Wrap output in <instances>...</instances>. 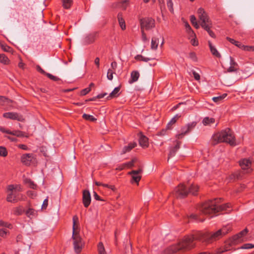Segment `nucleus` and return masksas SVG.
I'll return each mask as SVG.
<instances>
[{
	"label": "nucleus",
	"instance_id": "nucleus-1",
	"mask_svg": "<svg viewBox=\"0 0 254 254\" xmlns=\"http://www.w3.org/2000/svg\"><path fill=\"white\" fill-rule=\"evenodd\" d=\"M229 207L228 204L220 205L219 200L214 199L202 204L199 206L198 209L202 214L212 217L217 212L226 210Z\"/></svg>",
	"mask_w": 254,
	"mask_h": 254
},
{
	"label": "nucleus",
	"instance_id": "nucleus-2",
	"mask_svg": "<svg viewBox=\"0 0 254 254\" xmlns=\"http://www.w3.org/2000/svg\"><path fill=\"white\" fill-rule=\"evenodd\" d=\"M72 220V238L73 240V245L74 250L76 254H79L84 246V243L79 235V230L77 224L78 221L77 216L76 215L73 216Z\"/></svg>",
	"mask_w": 254,
	"mask_h": 254
},
{
	"label": "nucleus",
	"instance_id": "nucleus-3",
	"mask_svg": "<svg viewBox=\"0 0 254 254\" xmlns=\"http://www.w3.org/2000/svg\"><path fill=\"white\" fill-rule=\"evenodd\" d=\"M212 139L214 142V144L220 142H225L230 144L231 145H236L233 132L229 128H227L215 134L212 136Z\"/></svg>",
	"mask_w": 254,
	"mask_h": 254
},
{
	"label": "nucleus",
	"instance_id": "nucleus-4",
	"mask_svg": "<svg viewBox=\"0 0 254 254\" xmlns=\"http://www.w3.org/2000/svg\"><path fill=\"white\" fill-rule=\"evenodd\" d=\"M198 189V187L193 184L188 187H186L183 184H180L175 189L173 194L177 197L183 198L187 196L189 192L195 195Z\"/></svg>",
	"mask_w": 254,
	"mask_h": 254
},
{
	"label": "nucleus",
	"instance_id": "nucleus-5",
	"mask_svg": "<svg viewBox=\"0 0 254 254\" xmlns=\"http://www.w3.org/2000/svg\"><path fill=\"white\" fill-rule=\"evenodd\" d=\"M229 229L230 228H228L227 227H224L213 234H200L199 237L195 239L209 243L210 240H216L226 234L228 232Z\"/></svg>",
	"mask_w": 254,
	"mask_h": 254
},
{
	"label": "nucleus",
	"instance_id": "nucleus-6",
	"mask_svg": "<svg viewBox=\"0 0 254 254\" xmlns=\"http://www.w3.org/2000/svg\"><path fill=\"white\" fill-rule=\"evenodd\" d=\"M194 239L195 238L193 237L185 238L175 247L173 252H176L180 250L185 251L190 250L194 247L195 244L193 243Z\"/></svg>",
	"mask_w": 254,
	"mask_h": 254
},
{
	"label": "nucleus",
	"instance_id": "nucleus-7",
	"mask_svg": "<svg viewBox=\"0 0 254 254\" xmlns=\"http://www.w3.org/2000/svg\"><path fill=\"white\" fill-rule=\"evenodd\" d=\"M248 232V230L246 228L238 234L235 235L233 237L230 239V240L227 242V245L231 246L248 241V238L246 237V235Z\"/></svg>",
	"mask_w": 254,
	"mask_h": 254
},
{
	"label": "nucleus",
	"instance_id": "nucleus-8",
	"mask_svg": "<svg viewBox=\"0 0 254 254\" xmlns=\"http://www.w3.org/2000/svg\"><path fill=\"white\" fill-rule=\"evenodd\" d=\"M197 14L199 19L200 25L202 28L208 25H212L211 20L210 19L209 17L204 9L202 8H198L197 10Z\"/></svg>",
	"mask_w": 254,
	"mask_h": 254
},
{
	"label": "nucleus",
	"instance_id": "nucleus-9",
	"mask_svg": "<svg viewBox=\"0 0 254 254\" xmlns=\"http://www.w3.org/2000/svg\"><path fill=\"white\" fill-rule=\"evenodd\" d=\"M21 162L27 166L32 164L35 165L37 163L36 155L32 153L23 154L21 157Z\"/></svg>",
	"mask_w": 254,
	"mask_h": 254
},
{
	"label": "nucleus",
	"instance_id": "nucleus-10",
	"mask_svg": "<svg viewBox=\"0 0 254 254\" xmlns=\"http://www.w3.org/2000/svg\"><path fill=\"white\" fill-rule=\"evenodd\" d=\"M141 30H149L155 26V21L151 18L147 17L139 20Z\"/></svg>",
	"mask_w": 254,
	"mask_h": 254
},
{
	"label": "nucleus",
	"instance_id": "nucleus-11",
	"mask_svg": "<svg viewBox=\"0 0 254 254\" xmlns=\"http://www.w3.org/2000/svg\"><path fill=\"white\" fill-rule=\"evenodd\" d=\"M196 123L192 122L188 124L187 126L184 127L181 129V133L177 135L176 137L178 139H181L186 134H188L190 131L195 126Z\"/></svg>",
	"mask_w": 254,
	"mask_h": 254
},
{
	"label": "nucleus",
	"instance_id": "nucleus-12",
	"mask_svg": "<svg viewBox=\"0 0 254 254\" xmlns=\"http://www.w3.org/2000/svg\"><path fill=\"white\" fill-rule=\"evenodd\" d=\"M3 117L4 118H7V119H10L12 120H17L20 122H23L25 120L23 117L19 115V114L17 113H13V112H7L5 113L3 115Z\"/></svg>",
	"mask_w": 254,
	"mask_h": 254
},
{
	"label": "nucleus",
	"instance_id": "nucleus-13",
	"mask_svg": "<svg viewBox=\"0 0 254 254\" xmlns=\"http://www.w3.org/2000/svg\"><path fill=\"white\" fill-rule=\"evenodd\" d=\"M82 201L84 206L87 207L91 202L90 193L88 190H84L83 191Z\"/></svg>",
	"mask_w": 254,
	"mask_h": 254
},
{
	"label": "nucleus",
	"instance_id": "nucleus-14",
	"mask_svg": "<svg viewBox=\"0 0 254 254\" xmlns=\"http://www.w3.org/2000/svg\"><path fill=\"white\" fill-rule=\"evenodd\" d=\"M223 68L225 72L229 73L237 72L239 69L238 64H224Z\"/></svg>",
	"mask_w": 254,
	"mask_h": 254
},
{
	"label": "nucleus",
	"instance_id": "nucleus-15",
	"mask_svg": "<svg viewBox=\"0 0 254 254\" xmlns=\"http://www.w3.org/2000/svg\"><path fill=\"white\" fill-rule=\"evenodd\" d=\"M141 172V169L139 168L137 170H133L129 173L131 175L132 180L137 184L138 183L141 179V176L139 174Z\"/></svg>",
	"mask_w": 254,
	"mask_h": 254
},
{
	"label": "nucleus",
	"instance_id": "nucleus-16",
	"mask_svg": "<svg viewBox=\"0 0 254 254\" xmlns=\"http://www.w3.org/2000/svg\"><path fill=\"white\" fill-rule=\"evenodd\" d=\"M19 200L20 198H19L18 195L16 194L14 192H11L7 195L6 197V200L8 202L11 203L17 202Z\"/></svg>",
	"mask_w": 254,
	"mask_h": 254
},
{
	"label": "nucleus",
	"instance_id": "nucleus-17",
	"mask_svg": "<svg viewBox=\"0 0 254 254\" xmlns=\"http://www.w3.org/2000/svg\"><path fill=\"white\" fill-rule=\"evenodd\" d=\"M239 165L243 170L250 169L251 166V161L247 159H243L240 161Z\"/></svg>",
	"mask_w": 254,
	"mask_h": 254
},
{
	"label": "nucleus",
	"instance_id": "nucleus-18",
	"mask_svg": "<svg viewBox=\"0 0 254 254\" xmlns=\"http://www.w3.org/2000/svg\"><path fill=\"white\" fill-rule=\"evenodd\" d=\"M139 143L140 146L143 147H146L148 145V139L147 137L143 134H140Z\"/></svg>",
	"mask_w": 254,
	"mask_h": 254
},
{
	"label": "nucleus",
	"instance_id": "nucleus-19",
	"mask_svg": "<svg viewBox=\"0 0 254 254\" xmlns=\"http://www.w3.org/2000/svg\"><path fill=\"white\" fill-rule=\"evenodd\" d=\"M25 214L28 217L32 218L37 215V211L33 208H29L25 212Z\"/></svg>",
	"mask_w": 254,
	"mask_h": 254
},
{
	"label": "nucleus",
	"instance_id": "nucleus-20",
	"mask_svg": "<svg viewBox=\"0 0 254 254\" xmlns=\"http://www.w3.org/2000/svg\"><path fill=\"white\" fill-rule=\"evenodd\" d=\"M159 44V39L157 37H153L151 39V49L152 50H156Z\"/></svg>",
	"mask_w": 254,
	"mask_h": 254
},
{
	"label": "nucleus",
	"instance_id": "nucleus-21",
	"mask_svg": "<svg viewBox=\"0 0 254 254\" xmlns=\"http://www.w3.org/2000/svg\"><path fill=\"white\" fill-rule=\"evenodd\" d=\"M139 77V73L138 71L134 70L131 73V79L129 81V83H132L136 81Z\"/></svg>",
	"mask_w": 254,
	"mask_h": 254
},
{
	"label": "nucleus",
	"instance_id": "nucleus-22",
	"mask_svg": "<svg viewBox=\"0 0 254 254\" xmlns=\"http://www.w3.org/2000/svg\"><path fill=\"white\" fill-rule=\"evenodd\" d=\"M95 40L94 33L89 34L86 36L84 39V42L86 44H89L93 43Z\"/></svg>",
	"mask_w": 254,
	"mask_h": 254
},
{
	"label": "nucleus",
	"instance_id": "nucleus-23",
	"mask_svg": "<svg viewBox=\"0 0 254 254\" xmlns=\"http://www.w3.org/2000/svg\"><path fill=\"white\" fill-rule=\"evenodd\" d=\"M179 148H180V143L179 142H178L177 144L174 147L170 149V153L169 154L168 161L171 157H172L175 155L176 152Z\"/></svg>",
	"mask_w": 254,
	"mask_h": 254
},
{
	"label": "nucleus",
	"instance_id": "nucleus-24",
	"mask_svg": "<svg viewBox=\"0 0 254 254\" xmlns=\"http://www.w3.org/2000/svg\"><path fill=\"white\" fill-rule=\"evenodd\" d=\"M120 88L117 87L115 88L114 90L110 94L109 96H108L107 99H109L112 98L116 97L120 94Z\"/></svg>",
	"mask_w": 254,
	"mask_h": 254
},
{
	"label": "nucleus",
	"instance_id": "nucleus-25",
	"mask_svg": "<svg viewBox=\"0 0 254 254\" xmlns=\"http://www.w3.org/2000/svg\"><path fill=\"white\" fill-rule=\"evenodd\" d=\"M208 44L211 53L216 57H220V54L215 47L212 45V43L210 42H209Z\"/></svg>",
	"mask_w": 254,
	"mask_h": 254
},
{
	"label": "nucleus",
	"instance_id": "nucleus-26",
	"mask_svg": "<svg viewBox=\"0 0 254 254\" xmlns=\"http://www.w3.org/2000/svg\"><path fill=\"white\" fill-rule=\"evenodd\" d=\"M135 59L136 60V62H145L147 63L150 61H152L153 60L152 59L148 58H145L142 57L141 55H137L135 57Z\"/></svg>",
	"mask_w": 254,
	"mask_h": 254
},
{
	"label": "nucleus",
	"instance_id": "nucleus-27",
	"mask_svg": "<svg viewBox=\"0 0 254 254\" xmlns=\"http://www.w3.org/2000/svg\"><path fill=\"white\" fill-rule=\"evenodd\" d=\"M24 183L27 184L29 188L32 189H36L37 188V185L30 179H25L24 180Z\"/></svg>",
	"mask_w": 254,
	"mask_h": 254
},
{
	"label": "nucleus",
	"instance_id": "nucleus-28",
	"mask_svg": "<svg viewBox=\"0 0 254 254\" xmlns=\"http://www.w3.org/2000/svg\"><path fill=\"white\" fill-rule=\"evenodd\" d=\"M136 146V143L134 142L132 143H130L128 146H125L122 151V154H125L127 152H129L131 149L135 147Z\"/></svg>",
	"mask_w": 254,
	"mask_h": 254
},
{
	"label": "nucleus",
	"instance_id": "nucleus-29",
	"mask_svg": "<svg viewBox=\"0 0 254 254\" xmlns=\"http://www.w3.org/2000/svg\"><path fill=\"white\" fill-rule=\"evenodd\" d=\"M94 85V83H91L90 84L89 86L87 87L84 89L81 90L79 95L80 96H84L87 94L91 91V86H93Z\"/></svg>",
	"mask_w": 254,
	"mask_h": 254
},
{
	"label": "nucleus",
	"instance_id": "nucleus-30",
	"mask_svg": "<svg viewBox=\"0 0 254 254\" xmlns=\"http://www.w3.org/2000/svg\"><path fill=\"white\" fill-rule=\"evenodd\" d=\"M13 214L15 215H20L24 212V209L21 206L15 207L13 209Z\"/></svg>",
	"mask_w": 254,
	"mask_h": 254
},
{
	"label": "nucleus",
	"instance_id": "nucleus-31",
	"mask_svg": "<svg viewBox=\"0 0 254 254\" xmlns=\"http://www.w3.org/2000/svg\"><path fill=\"white\" fill-rule=\"evenodd\" d=\"M118 21L121 28L124 30L126 29V24L125 20L123 19L121 14H119L118 16Z\"/></svg>",
	"mask_w": 254,
	"mask_h": 254
},
{
	"label": "nucleus",
	"instance_id": "nucleus-32",
	"mask_svg": "<svg viewBox=\"0 0 254 254\" xmlns=\"http://www.w3.org/2000/svg\"><path fill=\"white\" fill-rule=\"evenodd\" d=\"M98 254H107L102 243H99L98 245Z\"/></svg>",
	"mask_w": 254,
	"mask_h": 254
},
{
	"label": "nucleus",
	"instance_id": "nucleus-33",
	"mask_svg": "<svg viewBox=\"0 0 254 254\" xmlns=\"http://www.w3.org/2000/svg\"><path fill=\"white\" fill-rule=\"evenodd\" d=\"M212 25H208L204 27H203V28L206 30L208 33L209 34V35L212 38H215V34L213 33V32L211 30V28L212 27Z\"/></svg>",
	"mask_w": 254,
	"mask_h": 254
},
{
	"label": "nucleus",
	"instance_id": "nucleus-34",
	"mask_svg": "<svg viewBox=\"0 0 254 254\" xmlns=\"http://www.w3.org/2000/svg\"><path fill=\"white\" fill-rule=\"evenodd\" d=\"M0 227H4L10 229H12V225L7 222H5L2 220H0Z\"/></svg>",
	"mask_w": 254,
	"mask_h": 254
},
{
	"label": "nucleus",
	"instance_id": "nucleus-35",
	"mask_svg": "<svg viewBox=\"0 0 254 254\" xmlns=\"http://www.w3.org/2000/svg\"><path fill=\"white\" fill-rule=\"evenodd\" d=\"M185 27L187 28V31L188 32V33H189L190 37H195V33L192 31V30L191 29V28L190 27V25L189 24V23L188 22H186Z\"/></svg>",
	"mask_w": 254,
	"mask_h": 254
},
{
	"label": "nucleus",
	"instance_id": "nucleus-36",
	"mask_svg": "<svg viewBox=\"0 0 254 254\" xmlns=\"http://www.w3.org/2000/svg\"><path fill=\"white\" fill-rule=\"evenodd\" d=\"M214 122V119L208 117L205 118L203 120V124L205 125H209Z\"/></svg>",
	"mask_w": 254,
	"mask_h": 254
},
{
	"label": "nucleus",
	"instance_id": "nucleus-37",
	"mask_svg": "<svg viewBox=\"0 0 254 254\" xmlns=\"http://www.w3.org/2000/svg\"><path fill=\"white\" fill-rule=\"evenodd\" d=\"M63 5L64 8L68 9L70 7L72 3L71 0H63Z\"/></svg>",
	"mask_w": 254,
	"mask_h": 254
},
{
	"label": "nucleus",
	"instance_id": "nucleus-38",
	"mask_svg": "<svg viewBox=\"0 0 254 254\" xmlns=\"http://www.w3.org/2000/svg\"><path fill=\"white\" fill-rule=\"evenodd\" d=\"M8 154L6 148L3 146H0V156L5 157Z\"/></svg>",
	"mask_w": 254,
	"mask_h": 254
},
{
	"label": "nucleus",
	"instance_id": "nucleus-39",
	"mask_svg": "<svg viewBox=\"0 0 254 254\" xmlns=\"http://www.w3.org/2000/svg\"><path fill=\"white\" fill-rule=\"evenodd\" d=\"M82 118L86 121H90L91 122H94L95 121V118L93 116L87 115L86 114H84L82 115Z\"/></svg>",
	"mask_w": 254,
	"mask_h": 254
},
{
	"label": "nucleus",
	"instance_id": "nucleus-40",
	"mask_svg": "<svg viewBox=\"0 0 254 254\" xmlns=\"http://www.w3.org/2000/svg\"><path fill=\"white\" fill-rule=\"evenodd\" d=\"M11 135L17 137H23L25 136L24 132L20 130H13L11 132Z\"/></svg>",
	"mask_w": 254,
	"mask_h": 254
},
{
	"label": "nucleus",
	"instance_id": "nucleus-41",
	"mask_svg": "<svg viewBox=\"0 0 254 254\" xmlns=\"http://www.w3.org/2000/svg\"><path fill=\"white\" fill-rule=\"evenodd\" d=\"M137 159L134 158L132 159L131 161L127 162L124 164L125 166H126L127 168H131L134 166V164L137 163Z\"/></svg>",
	"mask_w": 254,
	"mask_h": 254
},
{
	"label": "nucleus",
	"instance_id": "nucleus-42",
	"mask_svg": "<svg viewBox=\"0 0 254 254\" xmlns=\"http://www.w3.org/2000/svg\"><path fill=\"white\" fill-rule=\"evenodd\" d=\"M227 96V94H223L222 95L219 96L217 97H214L212 98V100L215 102H219V101L222 100Z\"/></svg>",
	"mask_w": 254,
	"mask_h": 254
},
{
	"label": "nucleus",
	"instance_id": "nucleus-43",
	"mask_svg": "<svg viewBox=\"0 0 254 254\" xmlns=\"http://www.w3.org/2000/svg\"><path fill=\"white\" fill-rule=\"evenodd\" d=\"M180 117V116H179L178 115H177L173 118H172V120L170 121V122L167 125V128L169 129L170 128V126L171 125L174 124L176 123V122L177 121V120Z\"/></svg>",
	"mask_w": 254,
	"mask_h": 254
},
{
	"label": "nucleus",
	"instance_id": "nucleus-44",
	"mask_svg": "<svg viewBox=\"0 0 254 254\" xmlns=\"http://www.w3.org/2000/svg\"><path fill=\"white\" fill-rule=\"evenodd\" d=\"M8 62V59L4 54H0V63L1 64H6Z\"/></svg>",
	"mask_w": 254,
	"mask_h": 254
},
{
	"label": "nucleus",
	"instance_id": "nucleus-45",
	"mask_svg": "<svg viewBox=\"0 0 254 254\" xmlns=\"http://www.w3.org/2000/svg\"><path fill=\"white\" fill-rule=\"evenodd\" d=\"M167 5L171 12H174L173 3L172 0H167Z\"/></svg>",
	"mask_w": 254,
	"mask_h": 254
},
{
	"label": "nucleus",
	"instance_id": "nucleus-46",
	"mask_svg": "<svg viewBox=\"0 0 254 254\" xmlns=\"http://www.w3.org/2000/svg\"><path fill=\"white\" fill-rule=\"evenodd\" d=\"M48 78H49L50 79L53 80V81H59L60 80V79L57 77V76H54L52 74H50V73H46V74H45Z\"/></svg>",
	"mask_w": 254,
	"mask_h": 254
},
{
	"label": "nucleus",
	"instance_id": "nucleus-47",
	"mask_svg": "<svg viewBox=\"0 0 254 254\" xmlns=\"http://www.w3.org/2000/svg\"><path fill=\"white\" fill-rule=\"evenodd\" d=\"M0 47L5 52H10L11 51V48L5 44H1Z\"/></svg>",
	"mask_w": 254,
	"mask_h": 254
},
{
	"label": "nucleus",
	"instance_id": "nucleus-48",
	"mask_svg": "<svg viewBox=\"0 0 254 254\" xmlns=\"http://www.w3.org/2000/svg\"><path fill=\"white\" fill-rule=\"evenodd\" d=\"M242 50L246 51H254V47L244 45L242 47Z\"/></svg>",
	"mask_w": 254,
	"mask_h": 254
},
{
	"label": "nucleus",
	"instance_id": "nucleus-49",
	"mask_svg": "<svg viewBox=\"0 0 254 254\" xmlns=\"http://www.w3.org/2000/svg\"><path fill=\"white\" fill-rule=\"evenodd\" d=\"M254 248V245L252 244H246L241 247L243 249H250Z\"/></svg>",
	"mask_w": 254,
	"mask_h": 254
},
{
	"label": "nucleus",
	"instance_id": "nucleus-50",
	"mask_svg": "<svg viewBox=\"0 0 254 254\" xmlns=\"http://www.w3.org/2000/svg\"><path fill=\"white\" fill-rule=\"evenodd\" d=\"M8 232V231H7V230H5L4 229H0V236L3 238H5L6 237Z\"/></svg>",
	"mask_w": 254,
	"mask_h": 254
},
{
	"label": "nucleus",
	"instance_id": "nucleus-51",
	"mask_svg": "<svg viewBox=\"0 0 254 254\" xmlns=\"http://www.w3.org/2000/svg\"><path fill=\"white\" fill-rule=\"evenodd\" d=\"M230 179H238L240 178V174L239 172H236L232 174L230 177Z\"/></svg>",
	"mask_w": 254,
	"mask_h": 254
},
{
	"label": "nucleus",
	"instance_id": "nucleus-52",
	"mask_svg": "<svg viewBox=\"0 0 254 254\" xmlns=\"http://www.w3.org/2000/svg\"><path fill=\"white\" fill-rule=\"evenodd\" d=\"M113 71L111 69H109L108 73H107V77L108 79L111 80L113 79Z\"/></svg>",
	"mask_w": 254,
	"mask_h": 254
},
{
	"label": "nucleus",
	"instance_id": "nucleus-53",
	"mask_svg": "<svg viewBox=\"0 0 254 254\" xmlns=\"http://www.w3.org/2000/svg\"><path fill=\"white\" fill-rule=\"evenodd\" d=\"M141 36H142V40L143 42L148 41V39L146 37V34L144 32V30H141Z\"/></svg>",
	"mask_w": 254,
	"mask_h": 254
},
{
	"label": "nucleus",
	"instance_id": "nucleus-54",
	"mask_svg": "<svg viewBox=\"0 0 254 254\" xmlns=\"http://www.w3.org/2000/svg\"><path fill=\"white\" fill-rule=\"evenodd\" d=\"M192 73L193 75V76L194 77V78L196 80H199L200 79V76L199 75V74L198 73H197L194 70H192Z\"/></svg>",
	"mask_w": 254,
	"mask_h": 254
},
{
	"label": "nucleus",
	"instance_id": "nucleus-55",
	"mask_svg": "<svg viewBox=\"0 0 254 254\" xmlns=\"http://www.w3.org/2000/svg\"><path fill=\"white\" fill-rule=\"evenodd\" d=\"M48 198H46L43 202V204L42 205V209H46L48 206Z\"/></svg>",
	"mask_w": 254,
	"mask_h": 254
},
{
	"label": "nucleus",
	"instance_id": "nucleus-56",
	"mask_svg": "<svg viewBox=\"0 0 254 254\" xmlns=\"http://www.w3.org/2000/svg\"><path fill=\"white\" fill-rule=\"evenodd\" d=\"M36 69L42 74L45 75L47 73L38 65L36 66Z\"/></svg>",
	"mask_w": 254,
	"mask_h": 254
},
{
	"label": "nucleus",
	"instance_id": "nucleus-57",
	"mask_svg": "<svg viewBox=\"0 0 254 254\" xmlns=\"http://www.w3.org/2000/svg\"><path fill=\"white\" fill-rule=\"evenodd\" d=\"M0 130L2 132L11 134V132H12L11 131H10L9 130H6L3 127H0Z\"/></svg>",
	"mask_w": 254,
	"mask_h": 254
},
{
	"label": "nucleus",
	"instance_id": "nucleus-58",
	"mask_svg": "<svg viewBox=\"0 0 254 254\" xmlns=\"http://www.w3.org/2000/svg\"><path fill=\"white\" fill-rule=\"evenodd\" d=\"M190 22H191L192 25L193 23H195L197 22L196 19L194 15L190 16Z\"/></svg>",
	"mask_w": 254,
	"mask_h": 254
},
{
	"label": "nucleus",
	"instance_id": "nucleus-59",
	"mask_svg": "<svg viewBox=\"0 0 254 254\" xmlns=\"http://www.w3.org/2000/svg\"><path fill=\"white\" fill-rule=\"evenodd\" d=\"M18 146L19 148L23 149V150H27L28 149L27 145H26L25 144H19Z\"/></svg>",
	"mask_w": 254,
	"mask_h": 254
},
{
	"label": "nucleus",
	"instance_id": "nucleus-60",
	"mask_svg": "<svg viewBox=\"0 0 254 254\" xmlns=\"http://www.w3.org/2000/svg\"><path fill=\"white\" fill-rule=\"evenodd\" d=\"M15 189V188L14 187V185H10L7 186V190L9 191H10L11 192H13V191Z\"/></svg>",
	"mask_w": 254,
	"mask_h": 254
},
{
	"label": "nucleus",
	"instance_id": "nucleus-61",
	"mask_svg": "<svg viewBox=\"0 0 254 254\" xmlns=\"http://www.w3.org/2000/svg\"><path fill=\"white\" fill-rule=\"evenodd\" d=\"M7 99L4 96H0V104H2L3 103L5 102Z\"/></svg>",
	"mask_w": 254,
	"mask_h": 254
},
{
	"label": "nucleus",
	"instance_id": "nucleus-62",
	"mask_svg": "<svg viewBox=\"0 0 254 254\" xmlns=\"http://www.w3.org/2000/svg\"><path fill=\"white\" fill-rule=\"evenodd\" d=\"M190 42L193 46H197L198 45V41L195 38L192 39Z\"/></svg>",
	"mask_w": 254,
	"mask_h": 254
},
{
	"label": "nucleus",
	"instance_id": "nucleus-63",
	"mask_svg": "<svg viewBox=\"0 0 254 254\" xmlns=\"http://www.w3.org/2000/svg\"><path fill=\"white\" fill-rule=\"evenodd\" d=\"M234 45L241 49H242V47L244 46V45H242L240 42H239L238 41H235V43H234Z\"/></svg>",
	"mask_w": 254,
	"mask_h": 254
},
{
	"label": "nucleus",
	"instance_id": "nucleus-64",
	"mask_svg": "<svg viewBox=\"0 0 254 254\" xmlns=\"http://www.w3.org/2000/svg\"><path fill=\"white\" fill-rule=\"evenodd\" d=\"M234 45L241 49H242V47L244 46V45H242L240 42H239L238 41H235V43H234Z\"/></svg>",
	"mask_w": 254,
	"mask_h": 254
}]
</instances>
